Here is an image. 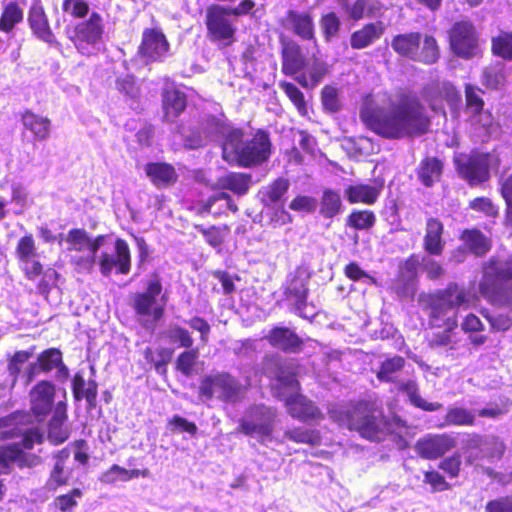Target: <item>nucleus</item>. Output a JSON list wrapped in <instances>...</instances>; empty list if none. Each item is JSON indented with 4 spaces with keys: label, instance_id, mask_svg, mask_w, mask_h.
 <instances>
[{
    "label": "nucleus",
    "instance_id": "f257e3e1",
    "mask_svg": "<svg viewBox=\"0 0 512 512\" xmlns=\"http://www.w3.org/2000/svg\"><path fill=\"white\" fill-rule=\"evenodd\" d=\"M359 117L364 126L387 140L414 139L431 131L432 118L425 104L411 89H399L388 108L372 94L363 97Z\"/></svg>",
    "mask_w": 512,
    "mask_h": 512
},
{
    "label": "nucleus",
    "instance_id": "f03ea898",
    "mask_svg": "<svg viewBox=\"0 0 512 512\" xmlns=\"http://www.w3.org/2000/svg\"><path fill=\"white\" fill-rule=\"evenodd\" d=\"M328 416L340 428L356 432L371 442L383 441L388 433L389 420L383 408L373 399L350 400L345 405H334Z\"/></svg>",
    "mask_w": 512,
    "mask_h": 512
},
{
    "label": "nucleus",
    "instance_id": "7ed1b4c3",
    "mask_svg": "<svg viewBox=\"0 0 512 512\" xmlns=\"http://www.w3.org/2000/svg\"><path fill=\"white\" fill-rule=\"evenodd\" d=\"M478 291L491 306L512 308V255L504 261L490 257L481 264Z\"/></svg>",
    "mask_w": 512,
    "mask_h": 512
},
{
    "label": "nucleus",
    "instance_id": "20e7f679",
    "mask_svg": "<svg viewBox=\"0 0 512 512\" xmlns=\"http://www.w3.org/2000/svg\"><path fill=\"white\" fill-rule=\"evenodd\" d=\"M254 0H240L235 7L213 3L207 6L204 23L208 40L219 48H228L236 42L237 27L231 17L252 13Z\"/></svg>",
    "mask_w": 512,
    "mask_h": 512
},
{
    "label": "nucleus",
    "instance_id": "39448f33",
    "mask_svg": "<svg viewBox=\"0 0 512 512\" xmlns=\"http://www.w3.org/2000/svg\"><path fill=\"white\" fill-rule=\"evenodd\" d=\"M393 51L406 59L434 64L440 58V49L434 36L420 32H406L393 36L391 40Z\"/></svg>",
    "mask_w": 512,
    "mask_h": 512
},
{
    "label": "nucleus",
    "instance_id": "423d86ee",
    "mask_svg": "<svg viewBox=\"0 0 512 512\" xmlns=\"http://www.w3.org/2000/svg\"><path fill=\"white\" fill-rule=\"evenodd\" d=\"M244 131L237 143L229 144V157L237 166L243 168L257 167L269 160L272 155V141L268 131L257 129L252 138L243 140Z\"/></svg>",
    "mask_w": 512,
    "mask_h": 512
},
{
    "label": "nucleus",
    "instance_id": "0eeeda50",
    "mask_svg": "<svg viewBox=\"0 0 512 512\" xmlns=\"http://www.w3.org/2000/svg\"><path fill=\"white\" fill-rule=\"evenodd\" d=\"M242 394L241 383L229 372L208 374L199 382L198 397L204 401L216 398L224 403H236L241 400Z\"/></svg>",
    "mask_w": 512,
    "mask_h": 512
},
{
    "label": "nucleus",
    "instance_id": "6e6552de",
    "mask_svg": "<svg viewBox=\"0 0 512 512\" xmlns=\"http://www.w3.org/2000/svg\"><path fill=\"white\" fill-rule=\"evenodd\" d=\"M447 33L449 48L455 56L468 60L481 52L479 33L471 20L454 22Z\"/></svg>",
    "mask_w": 512,
    "mask_h": 512
},
{
    "label": "nucleus",
    "instance_id": "1a4fd4ad",
    "mask_svg": "<svg viewBox=\"0 0 512 512\" xmlns=\"http://www.w3.org/2000/svg\"><path fill=\"white\" fill-rule=\"evenodd\" d=\"M163 287L157 274L151 279L146 289L136 292L131 297V307L137 317L144 319L142 325L147 327V320L153 323L160 321L165 315V305L159 304L157 297L162 293Z\"/></svg>",
    "mask_w": 512,
    "mask_h": 512
},
{
    "label": "nucleus",
    "instance_id": "9d476101",
    "mask_svg": "<svg viewBox=\"0 0 512 512\" xmlns=\"http://www.w3.org/2000/svg\"><path fill=\"white\" fill-rule=\"evenodd\" d=\"M438 290L430 293H421L418 296V303L421 309L427 314L429 325L435 328H442L446 332H452L458 327V313L441 298Z\"/></svg>",
    "mask_w": 512,
    "mask_h": 512
},
{
    "label": "nucleus",
    "instance_id": "9b49d317",
    "mask_svg": "<svg viewBox=\"0 0 512 512\" xmlns=\"http://www.w3.org/2000/svg\"><path fill=\"white\" fill-rule=\"evenodd\" d=\"M455 169L461 179L469 186H480L491 178L490 154L472 150L468 155L454 159Z\"/></svg>",
    "mask_w": 512,
    "mask_h": 512
},
{
    "label": "nucleus",
    "instance_id": "f8f14e48",
    "mask_svg": "<svg viewBox=\"0 0 512 512\" xmlns=\"http://www.w3.org/2000/svg\"><path fill=\"white\" fill-rule=\"evenodd\" d=\"M276 414L264 404L252 405L247 410V415L239 420L237 433L246 436L257 435L261 438H269L274 429Z\"/></svg>",
    "mask_w": 512,
    "mask_h": 512
},
{
    "label": "nucleus",
    "instance_id": "ddd939ff",
    "mask_svg": "<svg viewBox=\"0 0 512 512\" xmlns=\"http://www.w3.org/2000/svg\"><path fill=\"white\" fill-rule=\"evenodd\" d=\"M420 95L434 113H441L443 115L446 114L445 104L455 106L461 100L456 86L446 80H436L427 83L422 87Z\"/></svg>",
    "mask_w": 512,
    "mask_h": 512
},
{
    "label": "nucleus",
    "instance_id": "4468645a",
    "mask_svg": "<svg viewBox=\"0 0 512 512\" xmlns=\"http://www.w3.org/2000/svg\"><path fill=\"white\" fill-rule=\"evenodd\" d=\"M56 391V385L47 379L40 380L31 387L28 394L30 413L37 422H43L54 413Z\"/></svg>",
    "mask_w": 512,
    "mask_h": 512
},
{
    "label": "nucleus",
    "instance_id": "2eb2a0df",
    "mask_svg": "<svg viewBox=\"0 0 512 512\" xmlns=\"http://www.w3.org/2000/svg\"><path fill=\"white\" fill-rule=\"evenodd\" d=\"M200 129L207 136L222 137V156L225 161H229V144L237 143L241 137V128L233 127L229 124L223 113L220 115H205L200 121Z\"/></svg>",
    "mask_w": 512,
    "mask_h": 512
},
{
    "label": "nucleus",
    "instance_id": "dca6fc26",
    "mask_svg": "<svg viewBox=\"0 0 512 512\" xmlns=\"http://www.w3.org/2000/svg\"><path fill=\"white\" fill-rule=\"evenodd\" d=\"M281 72L286 76L295 77L309 63L303 47L293 38L281 34L279 36Z\"/></svg>",
    "mask_w": 512,
    "mask_h": 512
},
{
    "label": "nucleus",
    "instance_id": "f3484780",
    "mask_svg": "<svg viewBox=\"0 0 512 512\" xmlns=\"http://www.w3.org/2000/svg\"><path fill=\"white\" fill-rule=\"evenodd\" d=\"M170 44L165 34L158 28H146L142 32L137 53L145 63L162 61L168 54Z\"/></svg>",
    "mask_w": 512,
    "mask_h": 512
},
{
    "label": "nucleus",
    "instance_id": "a211bd4d",
    "mask_svg": "<svg viewBox=\"0 0 512 512\" xmlns=\"http://www.w3.org/2000/svg\"><path fill=\"white\" fill-rule=\"evenodd\" d=\"M27 25L34 38L50 46L58 41L41 0H34L27 12Z\"/></svg>",
    "mask_w": 512,
    "mask_h": 512
},
{
    "label": "nucleus",
    "instance_id": "6ab92c4d",
    "mask_svg": "<svg viewBox=\"0 0 512 512\" xmlns=\"http://www.w3.org/2000/svg\"><path fill=\"white\" fill-rule=\"evenodd\" d=\"M36 241L31 233L21 236L15 246V257L23 264V272L28 280H34L43 273V265L37 260Z\"/></svg>",
    "mask_w": 512,
    "mask_h": 512
},
{
    "label": "nucleus",
    "instance_id": "aec40b11",
    "mask_svg": "<svg viewBox=\"0 0 512 512\" xmlns=\"http://www.w3.org/2000/svg\"><path fill=\"white\" fill-rule=\"evenodd\" d=\"M115 252H102L98 261L100 272L107 277L115 269L116 274L127 275L131 270V252L128 243L117 238L114 243Z\"/></svg>",
    "mask_w": 512,
    "mask_h": 512
},
{
    "label": "nucleus",
    "instance_id": "412c9836",
    "mask_svg": "<svg viewBox=\"0 0 512 512\" xmlns=\"http://www.w3.org/2000/svg\"><path fill=\"white\" fill-rule=\"evenodd\" d=\"M456 446V438L449 433L428 434L416 441L415 451L423 459L436 460Z\"/></svg>",
    "mask_w": 512,
    "mask_h": 512
},
{
    "label": "nucleus",
    "instance_id": "4be33fe9",
    "mask_svg": "<svg viewBox=\"0 0 512 512\" xmlns=\"http://www.w3.org/2000/svg\"><path fill=\"white\" fill-rule=\"evenodd\" d=\"M279 24L304 41L315 40V23L310 11L288 9Z\"/></svg>",
    "mask_w": 512,
    "mask_h": 512
},
{
    "label": "nucleus",
    "instance_id": "5701e85b",
    "mask_svg": "<svg viewBox=\"0 0 512 512\" xmlns=\"http://www.w3.org/2000/svg\"><path fill=\"white\" fill-rule=\"evenodd\" d=\"M104 33L103 20L99 13L92 12L87 20L76 24L74 36L71 38L79 49L83 44L95 45Z\"/></svg>",
    "mask_w": 512,
    "mask_h": 512
},
{
    "label": "nucleus",
    "instance_id": "b1692460",
    "mask_svg": "<svg viewBox=\"0 0 512 512\" xmlns=\"http://www.w3.org/2000/svg\"><path fill=\"white\" fill-rule=\"evenodd\" d=\"M288 414L301 422L320 420L323 414L314 402L300 392L293 393L283 399Z\"/></svg>",
    "mask_w": 512,
    "mask_h": 512
},
{
    "label": "nucleus",
    "instance_id": "393cba45",
    "mask_svg": "<svg viewBox=\"0 0 512 512\" xmlns=\"http://www.w3.org/2000/svg\"><path fill=\"white\" fill-rule=\"evenodd\" d=\"M437 290L441 294V298L456 312L460 308L466 310L475 307L480 301L476 292L457 282H449L445 288Z\"/></svg>",
    "mask_w": 512,
    "mask_h": 512
},
{
    "label": "nucleus",
    "instance_id": "a878e982",
    "mask_svg": "<svg viewBox=\"0 0 512 512\" xmlns=\"http://www.w3.org/2000/svg\"><path fill=\"white\" fill-rule=\"evenodd\" d=\"M265 339L271 347L284 353H298L304 345L303 339L295 331L285 326L272 327Z\"/></svg>",
    "mask_w": 512,
    "mask_h": 512
},
{
    "label": "nucleus",
    "instance_id": "bb28decb",
    "mask_svg": "<svg viewBox=\"0 0 512 512\" xmlns=\"http://www.w3.org/2000/svg\"><path fill=\"white\" fill-rule=\"evenodd\" d=\"M444 224L437 217H428L425 222L423 236V250L430 256H441L446 242L444 236Z\"/></svg>",
    "mask_w": 512,
    "mask_h": 512
},
{
    "label": "nucleus",
    "instance_id": "cd10ccee",
    "mask_svg": "<svg viewBox=\"0 0 512 512\" xmlns=\"http://www.w3.org/2000/svg\"><path fill=\"white\" fill-rule=\"evenodd\" d=\"M36 365L40 367V372L49 374L55 371L56 378L66 381L69 378V368L64 362L63 353L59 348L51 347L41 351L36 358Z\"/></svg>",
    "mask_w": 512,
    "mask_h": 512
},
{
    "label": "nucleus",
    "instance_id": "c85d7f7f",
    "mask_svg": "<svg viewBox=\"0 0 512 512\" xmlns=\"http://www.w3.org/2000/svg\"><path fill=\"white\" fill-rule=\"evenodd\" d=\"M163 118L174 122L186 109L187 95L176 86L165 87L161 93Z\"/></svg>",
    "mask_w": 512,
    "mask_h": 512
},
{
    "label": "nucleus",
    "instance_id": "c756f323",
    "mask_svg": "<svg viewBox=\"0 0 512 512\" xmlns=\"http://www.w3.org/2000/svg\"><path fill=\"white\" fill-rule=\"evenodd\" d=\"M67 418V403L58 401L47 424V439L52 445H60L70 437V431L65 426Z\"/></svg>",
    "mask_w": 512,
    "mask_h": 512
},
{
    "label": "nucleus",
    "instance_id": "7c9ffc66",
    "mask_svg": "<svg viewBox=\"0 0 512 512\" xmlns=\"http://www.w3.org/2000/svg\"><path fill=\"white\" fill-rule=\"evenodd\" d=\"M483 93L484 91L479 87L471 83H466L464 86L465 110L476 122H480V119L486 115L488 119L482 123V126L484 128H490L492 125V116L490 111L484 110L485 102L481 96Z\"/></svg>",
    "mask_w": 512,
    "mask_h": 512
},
{
    "label": "nucleus",
    "instance_id": "2f4dec72",
    "mask_svg": "<svg viewBox=\"0 0 512 512\" xmlns=\"http://www.w3.org/2000/svg\"><path fill=\"white\" fill-rule=\"evenodd\" d=\"M144 171L151 183L160 189L173 186L178 181L175 167L167 162H148Z\"/></svg>",
    "mask_w": 512,
    "mask_h": 512
},
{
    "label": "nucleus",
    "instance_id": "473e14b6",
    "mask_svg": "<svg viewBox=\"0 0 512 512\" xmlns=\"http://www.w3.org/2000/svg\"><path fill=\"white\" fill-rule=\"evenodd\" d=\"M459 239L462 241V248L476 257H484L492 248V240L480 229H464Z\"/></svg>",
    "mask_w": 512,
    "mask_h": 512
},
{
    "label": "nucleus",
    "instance_id": "72a5a7b5",
    "mask_svg": "<svg viewBox=\"0 0 512 512\" xmlns=\"http://www.w3.org/2000/svg\"><path fill=\"white\" fill-rule=\"evenodd\" d=\"M384 31L385 26L381 21L366 23L351 34L349 38L350 46L354 50L365 49L378 41Z\"/></svg>",
    "mask_w": 512,
    "mask_h": 512
},
{
    "label": "nucleus",
    "instance_id": "f704fd0d",
    "mask_svg": "<svg viewBox=\"0 0 512 512\" xmlns=\"http://www.w3.org/2000/svg\"><path fill=\"white\" fill-rule=\"evenodd\" d=\"M444 170L443 161L436 156H425L421 159L415 170L419 182L427 188L432 187L442 178Z\"/></svg>",
    "mask_w": 512,
    "mask_h": 512
},
{
    "label": "nucleus",
    "instance_id": "c9c22d12",
    "mask_svg": "<svg viewBox=\"0 0 512 512\" xmlns=\"http://www.w3.org/2000/svg\"><path fill=\"white\" fill-rule=\"evenodd\" d=\"M253 183L252 175L246 172H228L217 178L215 187L228 190L237 196L246 195Z\"/></svg>",
    "mask_w": 512,
    "mask_h": 512
},
{
    "label": "nucleus",
    "instance_id": "e433bc0d",
    "mask_svg": "<svg viewBox=\"0 0 512 512\" xmlns=\"http://www.w3.org/2000/svg\"><path fill=\"white\" fill-rule=\"evenodd\" d=\"M381 189V186L355 183L345 188L344 196L350 204L373 205L377 202Z\"/></svg>",
    "mask_w": 512,
    "mask_h": 512
},
{
    "label": "nucleus",
    "instance_id": "4c0bfd02",
    "mask_svg": "<svg viewBox=\"0 0 512 512\" xmlns=\"http://www.w3.org/2000/svg\"><path fill=\"white\" fill-rule=\"evenodd\" d=\"M21 122L24 128L30 131L34 139L44 141L50 136L51 120L26 109L21 113Z\"/></svg>",
    "mask_w": 512,
    "mask_h": 512
},
{
    "label": "nucleus",
    "instance_id": "58836bf2",
    "mask_svg": "<svg viewBox=\"0 0 512 512\" xmlns=\"http://www.w3.org/2000/svg\"><path fill=\"white\" fill-rule=\"evenodd\" d=\"M308 68V74L300 72L294 79L303 88L316 87L329 73V65L322 59L313 56Z\"/></svg>",
    "mask_w": 512,
    "mask_h": 512
},
{
    "label": "nucleus",
    "instance_id": "ea45409f",
    "mask_svg": "<svg viewBox=\"0 0 512 512\" xmlns=\"http://www.w3.org/2000/svg\"><path fill=\"white\" fill-rule=\"evenodd\" d=\"M71 389L76 401L85 399L88 409H94L97 406L98 384L95 380H89L86 386L81 373L77 372L73 376Z\"/></svg>",
    "mask_w": 512,
    "mask_h": 512
},
{
    "label": "nucleus",
    "instance_id": "a19ab883",
    "mask_svg": "<svg viewBox=\"0 0 512 512\" xmlns=\"http://www.w3.org/2000/svg\"><path fill=\"white\" fill-rule=\"evenodd\" d=\"M399 392L405 393L411 405L426 412H434L442 409L440 402H428L420 396L419 385L416 380L408 379L399 382L397 385Z\"/></svg>",
    "mask_w": 512,
    "mask_h": 512
},
{
    "label": "nucleus",
    "instance_id": "79ce46f5",
    "mask_svg": "<svg viewBox=\"0 0 512 512\" xmlns=\"http://www.w3.org/2000/svg\"><path fill=\"white\" fill-rule=\"evenodd\" d=\"M497 191L504 203V226L512 229V170L498 176Z\"/></svg>",
    "mask_w": 512,
    "mask_h": 512
},
{
    "label": "nucleus",
    "instance_id": "37998d69",
    "mask_svg": "<svg viewBox=\"0 0 512 512\" xmlns=\"http://www.w3.org/2000/svg\"><path fill=\"white\" fill-rule=\"evenodd\" d=\"M24 10L16 0L6 3L0 14V32L10 34L23 22Z\"/></svg>",
    "mask_w": 512,
    "mask_h": 512
},
{
    "label": "nucleus",
    "instance_id": "c03bdc74",
    "mask_svg": "<svg viewBox=\"0 0 512 512\" xmlns=\"http://www.w3.org/2000/svg\"><path fill=\"white\" fill-rule=\"evenodd\" d=\"M284 294L287 298H292L294 300L296 310L302 311L305 309L309 294L307 277L293 275L284 291Z\"/></svg>",
    "mask_w": 512,
    "mask_h": 512
},
{
    "label": "nucleus",
    "instance_id": "a18cd8bd",
    "mask_svg": "<svg viewBox=\"0 0 512 512\" xmlns=\"http://www.w3.org/2000/svg\"><path fill=\"white\" fill-rule=\"evenodd\" d=\"M348 18L359 21L365 17H373L381 10V5L373 0H354L352 4L348 1L342 6Z\"/></svg>",
    "mask_w": 512,
    "mask_h": 512
},
{
    "label": "nucleus",
    "instance_id": "49530a36",
    "mask_svg": "<svg viewBox=\"0 0 512 512\" xmlns=\"http://www.w3.org/2000/svg\"><path fill=\"white\" fill-rule=\"evenodd\" d=\"M405 364L406 360L402 356L388 357L380 363L376 377L380 382L394 383L396 382V375L403 370Z\"/></svg>",
    "mask_w": 512,
    "mask_h": 512
},
{
    "label": "nucleus",
    "instance_id": "de8ad7c7",
    "mask_svg": "<svg viewBox=\"0 0 512 512\" xmlns=\"http://www.w3.org/2000/svg\"><path fill=\"white\" fill-rule=\"evenodd\" d=\"M342 200L339 192L327 188L324 189L321 199L319 213L325 219L337 216L342 210Z\"/></svg>",
    "mask_w": 512,
    "mask_h": 512
},
{
    "label": "nucleus",
    "instance_id": "09e8293b",
    "mask_svg": "<svg viewBox=\"0 0 512 512\" xmlns=\"http://www.w3.org/2000/svg\"><path fill=\"white\" fill-rule=\"evenodd\" d=\"M491 53L504 61H512V31L501 30L491 37Z\"/></svg>",
    "mask_w": 512,
    "mask_h": 512
},
{
    "label": "nucleus",
    "instance_id": "8fccbe9b",
    "mask_svg": "<svg viewBox=\"0 0 512 512\" xmlns=\"http://www.w3.org/2000/svg\"><path fill=\"white\" fill-rule=\"evenodd\" d=\"M445 424L452 426L471 427L476 424V416L472 410L463 406H451L447 409Z\"/></svg>",
    "mask_w": 512,
    "mask_h": 512
},
{
    "label": "nucleus",
    "instance_id": "3c124183",
    "mask_svg": "<svg viewBox=\"0 0 512 512\" xmlns=\"http://www.w3.org/2000/svg\"><path fill=\"white\" fill-rule=\"evenodd\" d=\"M284 437L297 444L318 446L321 444V434L317 429L293 427L284 431Z\"/></svg>",
    "mask_w": 512,
    "mask_h": 512
},
{
    "label": "nucleus",
    "instance_id": "603ef678",
    "mask_svg": "<svg viewBox=\"0 0 512 512\" xmlns=\"http://www.w3.org/2000/svg\"><path fill=\"white\" fill-rule=\"evenodd\" d=\"M146 475L147 471L142 472L138 469L128 470L117 464H113L109 469H107L101 474L100 481L105 484H113L118 480L127 482L133 478H138L139 476Z\"/></svg>",
    "mask_w": 512,
    "mask_h": 512
},
{
    "label": "nucleus",
    "instance_id": "864d4df0",
    "mask_svg": "<svg viewBox=\"0 0 512 512\" xmlns=\"http://www.w3.org/2000/svg\"><path fill=\"white\" fill-rule=\"evenodd\" d=\"M145 361L154 367L155 371L160 375L167 374V365L173 356V349L160 347L157 350L158 358L155 359L154 351L151 347H146L143 351Z\"/></svg>",
    "mask_w": 512,
    "mask_h": 512
},
{
    "label": "nucleus",
    "instance_id": "5fc2aeb1",
    "mask_svg": "<svg viewBox=\"0 0 512 512\" xmlns=\"http://www.w3.org/2000/svg\"><path fill=\"white\" fill-rule=\"evenodd\" d=\"M376 215L372 210L354 209L346 217V226L355 230L368 231L374 227Z\"/></svg>",
    "mask_w": 512,
    "mask_h": 512
},
{
    "label": "nucleus",
    "instance_id": "6e6d98bb",
    "mask_svg": "<svg viewBox=\"0 0 512 512\" xmlns=\"http://www.w3.org/2000/svg\"><path fill=\"white\" fill-rule=\"evenodd\" d=\"M35 350L36 346L32 345L26 350H16L12 354L7 355V370L14 376V379H19L23 365L34 356Z\"/></svg>",
    "mask_w": 512,
    "mask_h": 512
},
{
    "label": "nucleus",
    "instance_id": "4d7b16f0",
    "mask_svg": "<svg viewBox=\"0 0 512 512\" xmlns=\"http://www.w3.org/2000/svg\"><path fill=\"white\" fill-rule=\"evenodd\" d=\"M289 180L283 177H279L272 181L262 191V202L266 206L276 204L282 199L289 189Z\"/></svg>",
    "mask_w": 512,
    "mask_h": 512
},
{
    "label": "nucleus",
    "instance_id": "13d9d810",
    "mask_svg": "<svg viewBox=\"0 0 512 512\" xmlns=\"http://www.w3.org/2000/svg\"><path fill=\"white\" fill-rule=\"evenodd\" d=\"M507 446L504 440L498 435H489L486 437L483 449L481 450L482 458L490 461L500 460L506 452Z\"/></svg>",
    "mask_w": 512,
    "mask_h": 512
},
{
    "label": "nucleus",
    "instance_id": "bf43d9fd",
    "mask_svg": "<svg viewBox=\"0 0 512 512\" xmlns=\"http://www.w3.org/2000/svg\"><path fill=\"white\" fill-rule=\"evenodd\" d=\"M199 357L198 348H189L182 351L175 360V369L182 375L189 377L193 374Z\"/></svg>",
    "mask_w": 512,
    "mask_h": 512
},
{
    "label": "nucleus",
    "instance_id": "052dcab7",
    "mask_svg": "<svg viewBox=\"0 0 512 512\" xmlns=\"http://www.w3.org/2000/svg\"><path fill=\"white\" fill-rule=\"evenodd\" d=\"M279 87L293 103L298 113L301 116H306L308 108L303 92L292 82L281 81Z\"/></svg>",
    "mask_w": 512,
    "mask_h": 512
},
{
    "label": "nucleus",
    "instance_id": "680f3d73",
    "mask_svg": "<svg viewBox=\"0 0 512 512\" xmlns=\"http://www.w3.org/2000/svg\"><path fill=\"white\" fill-rule=\"evenodd\" d=\"M320 99L323 110L327 113H336L342 107L339 89L336 86L325 85L320 92Z\"/></svg>",
    "mask_w": 512,
    "mask_h": 512
},
{
    "label": "nucleus",
    "instance_id": "e2e57ef3",
    "mask_svg": "<svg viewBox=\"0 0 512 512\" xmlns=\"http://www.w3.org/2000/svg\"><path fill=\"white\" fill-rule=\"evenodd\" d=\"M506 76L499 65L486 67L481 75L482 84L490 90H496L505 83Z\"/></svg>",
    "mask_w": 512,
    "mask_h": 512
},
{
    "label": "nucleus",
    "instance_id": "0e129e2a",
    "mask_svg": "<svg viewBox=\"0 0 512 512\" xmlns=\"http://www.w3.org/2000/svg\"><path fill=\"white\" fill-rule=\"evenodd\" d=\"M319 23L326 41H330L333 37H336L341 28L340 18L334 11L322 14Z\"/></svg>",
    "mask_w": 512,
    "mask_h": 512
},
{
    "label": "nucleus",
    "instance_id": "69168bd1",
    "mask_svg": "<svg viewBox=\"0 0 512 512\" xmlns=\"http://www.w3.org/2000/svg\"><path fill=\"white\" fill-rule=\"evenodd\" d=\"M194 227L204 236L206 242L212 247L221 246L224 242V232L229 231L226 225L222 227L215 225L204 227L202 224H196Z\"/></svg>",
    "mask_w": 512,
    "mask_h": 512
},
{
    "label": "nucleus",
    "instance_id": "338daca9",
    "mask_svg": "<svg viewBox=\"0 0 512 512\" xmlns=\"http://www.w3.org/2000/svg\"><path fill=\"white\" fill-rule=\"evenodd\" d=\"M70 480V472L66 471L65 466L54 464L46 481L48 491H56L58 488L66 486Z\"/></svg>",
    "mask_w": 512,
    "mask_h": 512
},
{
    "label": "nucleus",
    "instance_id": "774afa93",
    "mask_svg": "<svg viewBox=\"0 0 512 512\" xmlns=\"http://www.w3.org/2000/svg\"><path fill=\"white\" fill-rule=\"evenodd\" d=\"M166 337L171 343H176L179 347L189 349L193 346L194 340L191 333L184 327L175 324L170 326Z\"/></svg>",
    "mask_w": 512,
    "mask_h": 512
}]
</instances>
